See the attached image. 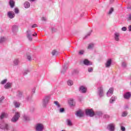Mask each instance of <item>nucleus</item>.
<instances>
[{
    "mask_svg": "<svg viewBox=\"0 0 131 131\" xmlns=\"http://www.w3.org/2000/svg\"><path fill=\"white\" fill-rule=\"evenodd\" d=\"M35 27H37V25L34 24L32 26V28H35Z\"/></svg>",
    "mask_w": 131,
    "mask_h": 131,
    "instance_id": "13d9d810",
    "label": "nucleus"
},
{
    "mask_svg": "<svg viewBox=\"0 0 131 131\" xmlns=\"http://www.w3.org/2000/svg\"><path fill=\"white\" fill-rule=\"evenodd\" d=\"M41 21H47V17H42L41 18Z\"/></svg>",
    "mask_w": 131,
    "mask_h": 131,
    "instance_id": "864d4df0",
    "label": "nucleus"
},
{
    "mask_svg": "<svg viewBox=\"0 0 131 131\" xmlns=\"http://www.w3.org/2000/svg\"><path fill=\"white\" fill-rule=\"evenodd\" d=\"M35 90H36L35 88H33L32 89L31 93H32V95H33V94H35Z\"/></svg>",
    "mask_w": 131,
    "mask_h": 131,
    "instance_id": "603ef678",
    "label": "nucleus"
},
{
    "mask_svg": "<svg viewBox=\"0 0 131 131\" xmlns=\"http://www.w3.org/2000/svg\"><path fill=\"white\" fill-rule=\"evenodd\" d=\"M0 128L1 129H4V125L0 124Z\"/></svg>",
    "mask_w": 131,
    "mask_h": 131,
    "instance_id": "052dcab7",
    "label": "nucleus"
},
{
    "mask_svg": "<svg viewBox=\"0 0 131 131\" xmlns=\"http://www.w3.org/2000/svg\"><path fill=\"white\" fill-rule=\"evenodd\" d=\"M127 20L128 21H130L131 20V13L129 14L128 17L127 18Z\"/></svg>",
    "mask_w": 131,
    "mask_h": 131,
    "instance_id": "8fccbe9b",
    "label": "nucleus"
},
{
    "mask_svg": "<svg viewBox=\"0 0 131 131\" xmlns=\"http://www.w3.org/2000/svg\"><path fill=\"white\" fill-rule=\"evenodd\" d=\"M97 95H98L100 98H102V97L104 96V91L103 89V87H100L98 88Z\"/></svg>",
    "mask_w": 131,
    "mask_h": 131,
    "instance_id": "0eeeda50",
    "label": "nucleus"
},
{
    "mask_svg": "<svg viewBox=\"0 0 131 131\" xmlns=\"http://www.w3.org/2000/svg\"><path fill=\"white\" fill-rule=\"evenodd\" d=\"M19 63H20V60L18 58L15 59L13 60V65H14V66L19 65Z\"/></svg>",
    "mask_w": 131,
    "mask_h": 131,
    "instance_id": "aec40b11",
    "label": "nucleus"
},
{
    "mask_svg": "<svg viewBox=\"0 0 131 131\" xmlns=\"http://www.w3.org/2000/svg\"><path fill=\"white\" fill-rule=\"evenodd\" d=\"M27 59L28 60V61H31V56L27 55Z\"/></svg>",
    "mask_w": 131,
    "mask_h": 131,
    "instance_id": "49530a36",
    "label": "nucleus"
},
{
    "mask_svg": "<svg viewBox=\"0 0 131 131\" xmlns=\"http://www.w3.org/2000/svg\"><path fill=\"white\" fill-rule=\"evenodd\" d=\"M103 118H105V119H108V118H110V116L108 115H104L103 116Z\"/></svg>",
    "mask_w": 131,
    "mask_h": 131,
    "instance_id": "37998d69",
    "label": "nucleus"
},
{
    "mask_svg": "<svg viewBox=\"0 0 131 131\" xmlns=\"http://www.w3.org/2000/svg\"><path fill=\"white\" fill-rule=\"evenodd\" d=\"M3 129L8 130L9 129V125H8V124H4L3 125Z\"/></svg>",
    "mask_w": 131,
    "mask_h": 131,
    "instance_id": "2f4dec72",
    "label": "nucleus"
},
{
    "mask_svg": "<svg viewBox=\"0 0 131 131\" xmlns=\"http://www.w3.org/2000/svg\"><path fill=\"white\" fill-rule=\"evenodd\" d=\"M86 87L84 86H81L79 88V92H80V93H82V94H85V93H86Z\"/></svg>",
    "mask_w": 131,
    "mask_h": 131,
    "instance_id": "1a4fd4ad",
    "label": "nucleus"
},
{
    "mask_svg": "<svg viewBox=\"0 0 131 131\" xmlns=\"http://www.w3.org/2000/svg\"><path fill=\"white\" fill-rule=\"evenodd\" d=\"M124 98L126 100H128L129 98L131 97V93L130 92H126L123 95Z\"/></svg>",
    "mask_w": 131,
    "mask_h": 131,
    "instance_id": "f8f14e48",
    "label": "nucleus"
},
{
    "mask_svg": "<svg viewBox=\"0 0 131 131\" xmlns=\"http://www.w3.org/2000/svg\"><path fill=\"white\" fill-rule=\"evenodd\" d=\"M37 35V34L36 33H35V34H32V36H36Z\"/></svg>",
    "mask_w": 131,
    "mask_h": 131,
    "instance_id": "680f3d73",
    "label": "nucleus"
},
{
    "mask_svg": "<svg viewBox=\"0 0 131 131\" xmlns=\"http://www.w3.org/2000/svg\"><path fill=\"white\" fill-rule=\"evenodd\" d=\"M120 34L118 32H115L114 34V38L116 41H119Z\"/></svg>",
    "mask_w": 131,
    "mask_h": 131,
    "instance_id": "4468645a",
    "label": "nucleus"
},
{
    "mask_svg": "<svg viewBox=\"0 0 131 131\" xmlns=\"http://www.w3.org/2000/svg\"><path fill=\"white\" fill-rule=\"evenodd\" d=\"M93 70H94L93 68H88V72H93Z\"/></svg>",
    "mask_w": 131,
    "mask_h": 131,
    "instance_id": "09e8293b",
    "label": "nucleus"
},
{
    "mask_svg": "<svg viewBox=\"0 0 131 131\" xmlns=\"http://www.w3.org/2000/svg\"><path fill=\"white\" fill-rule=\"evenodd\" d=\"M4 100H5V96H2L0 98V104H2V103H3V101H4Z\"/></svg>",
    "mask_w": 131,
    "mask_h": 131,
    "instance_id": "79ce46f5",
    "label": "nucleus"
},
{
    "mask_svg": "<svg viewBox=\"0 0 131 131\" xmlns=\"http://www.w3.org/2000/svg\"><path fill=\"white\" fill-rule=\"evenodd\" d=\"M67 68H68V66H67V64H64L62 67V69L61 70L62 74H64V73H65V72H66V70H67Z\"/></svg>",
    "mask_w": 131,
    "mask_h": 131,
    "instance_id": "dca6fc26",
    "label": "nucleus"
},
{
    "mask_svg": "<svg viewBox=\"0 0 131 131\" xmlns=\"http://www.w3.org/2000/svg\"><path fill=\"white\" fill-rule=\"evenodd\" d=\"M52 55L53 56H58V55H59V52L56 50H53L52 52Z\"/></svg>",
    "mask_w": 131,
    "mask_h": 131,
    "instance_id": "c85d7f7f",
    "label": "nucleus"
},
{
    "mask_svg": "<svg viewBox=\"0 0 131 131\" xmlns=\"http://www.w3.org/2000/svg\"><path fill=\"white\" fill-rule=\"evenodd\" d=\"M121 130L122 131H125V127H124V126H121Z\"/></svg>",
    "mask_w": 131,
    "mask_h": 131,
    "instance_id": "4d7b16f0",
    "label": "nucleus"
},
{
    "mask_svg": "<svg viewBox=\"0 0 131 131\" xmlns=\"http://www.w3.org/2000/svg\"><path fill=\"white\" fill-rule=\"evenodd\" d=\"M13 104L15 108H19V107H20V105H21V103H20V102H19L15 101L13 102Z\"/></svg>",
    "mask_w": 131,
    "mask_h": 131,
    "instance_id": "5701e85b",
    "label": "nucleus"
},
{
    "mask_svg": "<svg viewBox=\"0 0 131 131\" xmlns=\"http://www.w3.org/2000/svg\"><path fill=\"white\" fill-rule=\"evenodd\" d=\"M7 79H5L1 81V84H5L7 82Z\"/></svg>",
    "mask_w": 131,
    "mask_h": 131,
    "instance_id": "c03bdc74",
    "label": "nucleus"
},
{
    "mask_svg": "<svg viewBox=\"0 0 131 131\" xmlns=\"http://www.w3.org/2000/svg\"><path fill=\"white\" fill-rule=\"evenodd\" d=\"M58 110L59 113H63V112H65V109L64 108H58Z\"/></svg>",
    "mask_w": 131,
    "mask_h": 131,
    "instance_id": "72a5a7b5",
    "label": "nucleus"
},
{
    "mask_svg": "<svg viewBox=\"0 0 131 131\" xmlns=\"http://www.w3.org/2000/svg\"><path fill=\"white\" fill-rule=\"evenodd\" d=\"M113 1H114V0H111L110 3H112V2H113Z\"/></svg>",
    "mask_w": 131,
    "mask_h": 131,
    "instance_id": "0e129e2a",
    "label": "nucleus"
},
{
    "mask_svg": "<svg viewBox=\"0 0 131 131\" xmlns=\"http://www.w3.org/2000/svg\"><path fill=\"white\" fill-rule=\"evenodd\" d=\"M20 116V113L19 112H15V115L11 119V122H13L14 123L17 122L18 120H19V118Z\"/></svg>",
    "mask_w": 131,
    "mask_h": 131,
    "instance_id": "f03ea898",
    "label": "nucleus"
},
{
    "mask_svg": "<svg viewBox=\"0 0 131 131\" xmlns=\"http://www.w3.org/2000/svg\"><path fill=\"white\" fill-rule=\"evenodd\" d=\"M114 89L113 88H110L108 92L106 93V96L107 97H111V96H112V95H113V92H114Z\"/></svg>",
    "mask_w": 131,
    "mask_h": 131,
    "instance_id": "9d476101",
    "label": "nucleus"
},
{
    "mask_svg": "<svg viewBox=\"0 0 131 131\" xmlns=\"http://www.w3.org/2000/svg\"><path fill=\"white\" fill-rule=\"evenodd\" d=\"M122 67H124V68L126 67V63H125V62H123L122 63Z\"/></svg>",
    "mask_w": 131,
    "mask_h": 131,
    "instance_id": "de8ad7c7",
    "label": "nucleus"
},
{
    "mask_svg": "<svg viewBox=\"0 0 131 131\" xmlns=\"http://www.w3.org/2000/svg\"><path fill=\"white\" fill-rule=\"evenodd\" d=\"M45 126L43 124L41 123H37L35 126L36 131H42L43 130V128Z\"/></svg>",
    "mask_w": 131,
    "mask_h": 131,
    "instance_id": "20e7f679",
    "label": "nucleus"
},
{
    "mask_svg": "<svg viewBox=\"0 0 131 131\" xmlns=\"http://www.w3.org/2000/svg\"><path fill=\"white\" fill-rule=\"evenodd\" d=\"M92 34V32H89L84 37V39L85 38H88V36H90V35H91V34Z\"/></svg>",
    "mask_w": 131,
    "mask_h": 131,
    "instance_id": "a19ab883",
    "label": "nucleus"
},
{
    "mask_svg": "<svg viewBox=\"0 0 131 131\" xmlns=\"http://www.w3.org/2000/svg\"><path fill=\"white\" fill-rule=\"evenodd\" d=\"M84 114L81 111H78L77 112L76 116L78 117H83Z\"/></svg>",
    "mask_w": 131,
    "mask_h": 131,
    "instance_id": "6ab92c4d",
    "label": "nucleus"
},
{
    "mask_svg": "<svg viewBox=\"0 0 131 131\" xmlns=\"http://www.w3.org/2000/svg\"><path fill=\"white\" fill-rule=\"evenodd\" d=\"M54 104H55L57 108V109H59L61 108V104L58 102L57 101H54Z\"/></svg>",
    "mask_w": 131,
    "mask_h": 131,
    "instance_id": "a878e982",
    "label": "nucleus"
},
{
    "mask_svg": "<svg viewBox=\"0 0 131 131\" xmlns=\"http://www.w3.org/2000/svg\"><path fill=\"white\" fill-rule=\"evenodd\" d=\"M51 99V97L50 96H46L45 97L42 101V107L43 108H46L47 106H48V104H49V101Z\"/></svg>",
    "mask_w": 131,
    "mask_h": 131,
    "instance_id": "f257e3e1",
    "label": "nucleus"
},
{
    "mask_svg": "<svg viewBox=\"0 0 131 131\" xmlns=\"http://www.w3.org/2000/svg\"><path fill=\"white\" fill-rule=\"evenodd\" d=\"M85 114L87 116H90V117H93V116H95V112L92 109H87L85 110Z\"/></svg>",
    "mask_w": 131,
    "mask_h": 131,
    "instance_id": "7ed1b4c3",
    "label": "nucleus"
},
{
    "mask_svg": "<svg viewBox=\"0 0 131 131\" xmlns=\"http://www.w3.org/2000/svg\"><path fill=\"white\" fill-rule=\"evenodd\" d=\"M116 99H117L116 96H112L110 100V104H113V102H115Z\"/></svg>",
    "mask_w": 131,
    "mask_h": 131,
    "instance_id": "b1692460",
    "label": "nucleus"
},
{
    "mask_svg": "<svg viewBox=\"0 0 131 131\" xmlns=\"http://www.w3.org/2000/svg\"><path fill=\"white\" fill-rule=\"evenodd\" d=\"M18 32V26L17 25H13L12 26V32L14 33H16Z\"/></svg>",
    "mask_w": 131,
    "mask_h": 131,
    "instance_id": "f3484780",
    "label": "nucleus"
},
{
    "mask_svg": "<svg viewBox=\"0 0 131 131\" xmlns=\"http://www.w3.org/2000/svg\"><path fill=\"white\" fill-rule=\"evenodd\" d=\"M32 32L30 30L27 31L26 36L29 41H32Z\"/></svg>",
    "mask_w": 131,
    "mask_h": 131,
    "instance_id": "423d86ee",
    "label": "nucleus"
},
{
    "mask_svg": "<svg viewBox=\"0 0 131 131\" xmlns=\"http://www.w3.org/2000/svg\"><path fill=\"white\" fill-rule=\"evenodd\" d=\"M115 126H116L115 124L112 123L107 125L106 128L107 129H108V130H110V131H115Z\"/></svg>",
    "mask_w": 131,
    "mask_h": 131,
    "instance_id": "39448f33",
    "label": "nucleus"
},
{
    "mask_svg": "<svg viewBox=\"0 0 131 131\" xmlns=\"http://www.w3.org/2000/svg\"><path fill=\"white\" fill-rule=\"evenodd\" d=\"M95 45L94 43H90L88 49H89V50H91L92 49H93V48H94Z\"/></svg>",
    "mask_w": 131,
    "mask_h": 131,
    "instance_id": "f704fd0d",
    "label": "nucleus"
},
{
    "mask_svg": "<svg viewBox=\"0 0 131 131\" xmlns=\"http://www.w3.org/2000/svg\"><path fill=\"white\" fill-rule=\"evenodd\" d=\"M31 98H32V96L31 95H28L26 97V99L27 100V101H29V100H31Z\"/></svg>",
    "mask_w": 131,
    "mask_h": 131,
    "instance_id": "4c0bfd02",
    "label": "nucleus"
},
{
    "mask_svg": "<svg viewBox=\"0 0 131 131\" xmlns=\"http://www.w3.org/2000/svg\"><path fill=\"white\" fill-rule=\"evenodd\" d=\"M83 63L84 65H85L86 66H90V65L93 64V63L88 59H84L83 61Z\"/></svg>",
    "mask_w": 131,
    "mask_h": 131,
    "instance_id": "9b49d317",
    "label": "nucleus"
},
{
    "mask_svg": "<svg viewBox=\"0 0 131 131\" xmlns=\"http://www.w3.org/2000/svg\"><path fill=\"white\" fill-rule=\"evenodd\" d=\"M7 16L10 19H13V18H15V13L13 11H9L7 13Z\"/></svg>",
    "mask_w": 131,
    "mask_h": 131,
    "instance_id": "6e6552de",
    "label": "nucleus"
},
{
    "mask_svg": "<svg viewBox=\"0 0 131 131\" xmlns=\"http://www.w3.org/2000/svg\"><path fill=\"white\" fill-rule=\"evenodd\" d=\"M68 102L70 105L74 106V99L73 98L69 99Z\"/></svg>",
    "mask_w": 131,
    "mask_h": 131,
    "instance_id": "2eb2a0df",
    "label": "nucleus"
},
{
    "mask_svg": "<svg viewBox=\"0 0 131 131\" xmlns=\"http://www.w3.org/2000/svg\"><path fill=\"white\" fill-rule=\"evenodd\" d=\"M5 41H6V38L5 37H1L0 43H3V42H5Z\"/></svg>",
    "mask_w": 131,
    "mask_h": 131,
    "instance_id": "7c9ffc66",
    "label": "nucleus"
},
{
    "mask_svg": "<svg viewBox=\"0 0 131 131\" xmlns=\"http://www.w3.org/2000/svg\"><path fill=\"white\" fill-rule=\"evenodd\" d=\"M35 0H30V2H34Z\"/></svg>",
    "mask_w": 131,
    "mask_h": 131,
    "instance_id": "69168bd1",
    "label": "nucleus"
},
{
    "mask_svg": "<svg viewBox=\"0 0 131 131\" xmlns=\"http://www.w3.org/2000/svg\"><path fill=\"white\" fill-rule=\"evenodd\" d=\"M128 31H131V25L128 26Z\"/></svg>",
    "mask_w": 131,
    "mask_h": 131,
    "instance_id": "bf43d9fd",
    "label": "nucleus"
},
{
    "mask_svg": "<svg viewBox=\"0 0 131 131\" xmlns=\"http://www.w3.org/2000/svg\"><path fill=\"white\" fill-rule=\"evenodd\" d=\"M9 5L11 8H14V6H15V2H14L13 0H10Z\"/></svg>",
    "mask_w": 131,
    "mask_h": 131,
    "instance_id": "bb28decb",
    "label": "nucleus"
},
{
    "mask_svg": "<svg viewBox=\"0 0 131 131\" xmlns=\"http://www.w3.org/2000/svg\"><path fill=\"white\" fill-rule=\"evenodd\" d=\"M67 83L68 85L71 86V85H73V81L72 80H68L67 81Z\"/></svg>",
    "mask_w": 131,
    "mask_h": 131,
    "instance_id": "cd10ccee",
    "label": "nucleus"
},
{
    "mask_svg": "<svg viewBox=\"0 0 131 131\" xmlns=\"http://www.w3.org/2000/svg\"><path fill=\"white\" fill-rule=\"evenodd\" d=\"M29 69H26V70H25L24 71H23V74L24 75H26L28 74V73H29Z\"/></svg>",
    "mask_w": 131,
    "mask_h": 131,
    "instance_id": "c9c22d12",
    "label": "nucleus"
},
{
    "mask_svg": "<svg viewBox=\"0 0 131 131\" xmlns=\"http://www.w3.org/2000/svg\"><path fill=\"white\" fill-rule=\"evenodd\" d=\"M84 54V51L83 50H80L79 51V55H83Z\"/></svg>",
    "mask_w": 131,
    "mask_h": 131,
    "instance_id": "a18cd8bd",
    "label": "nucleus"
},
{
    "mask_svg": "<svg viewBox=\"0 0 131 131\" xmlns=\"http://www.w3.org/2000/svg\"><path fill=\"white\" fill-rule=\"evenodd\" d=\"M7 117H8V114L3 113L0 116V119H4V118H7Z\"/></svg>",
    "mask_w": 131,
    "mask_h": 131,
    "instance_id": "4be33fe9",
    "label": "nucleus"
},
{
    "mask_svg": "<svg viewBox=\"0 0 131 131\" xmlns=\"http://www.w3.org/2000/svg\"><path fill=\"white\" fill-rule=\"evenodd\" d=\"M23 118L25 121H29L30 120V117L27 115H24Z\"/></svg>",
    "mask_w": 131,
    "mask_h": 131,
    "instance_id": "393cba45",
    "label": "nucleus"
},
{
    "mask_svg": "<svg viewBox=\"0 0 131 131\" xmlns=\"http://www.w3.org/2000/svg\"><path fill=\"white\" fill-rule=\"evenodd\" d=\"M23 95V93L22 92H20V91H18V97H21Z\"/></svg>",
    "mask_w": 131,
    "mask_h": 131,
    "instance_id": "6e6d98bb",
    "label": "nucleus"
},
{
    "mask_svg": "<svg viewBox=\"0 0 131 131\" xmlns=\"http://www.w3.org/2000/svg\"><path fill=\"white\" fill-rule=\"evenodd\" d=\"M127 116V112H123L122 113V117H125V116Z\"/></svg>",
    "mask_w": 131,
    "mask_h": 131,
    "instance_id": "58836bf2",
    "label": "nucleus"
},
{
    "mask_svg": "<svg viewBox=\"0 0 131 131\" xmlns=\"http://www.w3.org/2000/svg\"><path fill=\"white\" fill-rule=\"evenodd\" d=\"M113 12H114V9L113 8H111L107 14L108 15H111Z\"/></svg>",
    "mask_w": 131,
    "mask_h": 131,
    "instance_id": "473e14b6",
    "label": "nucleus"
},
{
    "mask_svg": "<svg viewBox=\"0 0 131 131\" xmlns=\"http://www.w3.org/2000/svg\"><path fill=\"white\" fill-rule=\"evenodd\" d=\"M67 123L69 126H72V122H71V120L70 119H67Z\"/></svg>",
    "mask_w": 131,
    "mask_h": 131,
    "instance_id": "c756f323",
    "label": "nucleus"
},
{
    "mask_svg": "<svg viewBox=\"0 0 131 131\" xmlns=\"http://www.w3.org/2000/svg\"><path fill=\"white\" fill-rule=\"evenodd\" d=\"M14 13L15 14H19V9L17 8H15L14 9Z\"/></svg>",
    "mask_w": 131,
    "mask_h": 131,
    "instance_id": "ea45409f",
    "label": "nucleus"
},
{
    "mask_svg": "<svg viewBox=\"0 0 131 131\" xmlns=\"http://www.w3.org/2000/svg\"><path fill=\"white\" fill-rule=\"evenodd\" d=\"M111 64H112V59H109L107 60L106 62L105 63V67L106 68H109V67L111 66Z\"/></svg>",
    "mask_w": 131,
    "mask_h": 131,
    "instance_id": "ddd939ff",
    "label": "nucleus"
},
{
    "mask_svg": "<svg viewBox=\"0 0 131 131\" xmlns=\"http://www.w3.org/2000/svg\"><path fill=\"white\" fill-rule=\"evenodd\" d=\"M122 31H126V27H123L121 29Z\"/></svg>",
    "mask_w": 131,
    "mask_h": 131,
    "instance_id": "5fc2aeb1",
    "label": "nucleus"
},
{
    "mask_svg": "<svg viewBox=\"0 0 131 131\" xmlns=\"http://www.w3.org/2000/svg\"><path fill=\"white\" fill-rule=\"evenodd\" d=\"M96 114L98 116H102V115H103V112L100 111L96 112Z\"/></svg>",
    "mask_w": 131,
    "mask_h": 131,
    "instance_id": "e433bc0d",
    "label": "nucleus"
},
{
    "mask_svg": "<svg viewBox=\"0 0 131 131\" xmlns=\"http://www.w3.org/2000/svg\"><path fill=\"white\" fill-rule=\"evenodd\" d=\"M5 89H11L12 88V83L7 82L4 86Z\"/></svg>",
    "mask_w": 131,
    "mask_h": 131,
    "instance_id": "412c9836",
    "label": "nucleus"
},
{
    "mask_svg": "<svg viewBox=\"0 0 131 131\" xmlns=\"http://www.w3.org/2000/svg\"><path fill=\"white\" fill-rule=\"evenodd\" d=\"M24 7L25 8V9H28L30 8V3H29L28 1H26L24 4Z\"/></svg>",
    "mask_w": 131,
    "mask_h": 131,
    "instance_id": "a211bd4d",
    "label": "nucleus"
},
{
    "mask_svg": "<svg viewBox=\"0 0 131 131\" xmlns=\"http://www.w3.org/2000/svg\"><path fill=\"white\" fill-rule=\"evenodd\" d=\"M125 109H128V106L127 105L125 106Z\"/></svg>",
    "mask_w": 131,
    "mask_h": 131,
    "instance_id": "e2e57ef3",
    "label": "nucleus"
},
{
    "mask_svg": "<svg viewBox=\"0 0 131 131\" xmlns=\"http://www.w3.org/2000/svg\"><path fill=\"white\" fill-rule=\"evenodd\" d=\"M51 30L52 32H56V31H57V29L55 28H52Z\"/></svg>",
    "mask_w": 131,
    "mask_h": 131,
    "instance_id": "3c124183",
    "label": "nucleus"
}]
</instances>
